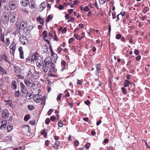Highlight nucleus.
I'll return each mask as SVG.
<instances>
[{"label":"nucleus","instance_id":"nucleus-1","mask_svg":"<svg viewBox=\"0 0 150 150\" xmlns=\"http://www.w3.org/2000/svg\"><path fill=\"white\" fill-rule=\"evenodd\" d=\"M54 65L53 62L51 61L50 59L49 60H48L47 58H46L42 66L43 71L45 73L47 72L50 67Z\"/></svg>","mask_w":150,"mask_h":150},{"label":"nucleus","instance_id":"nucleus-2","mask_svg":"<svg viewBox=\"0 0 150 150\" xmlns=\"http://www.w3.org/2000/svg\"><path fill=\"white\" fill-rule=\"evenodd\" d=\"M10 22L12 23L15 22L16 18V11L11 12L8 15Z\"/></svg>","mask_w":150,"mask_h":150},{"label":"nucleus","instance_id":"nucleus-3","mask_svg":"<svg viewBox=\"0 0 150 150\" xmlns=\"http://www.w3.org/2000/svg\"><path fill=\"white\" fill-rule=\"evenodd\" d=\"M9 16H8V13L7 12H4L1 15V20L4 24L7 23L9 20Z\"/></svg>","mask_w":150,"mask_h":150},{"label":"nucleus","instance_id":"nucleus-4","mask_svg":"<svg viewBox=\"0 0 150 150\" xmlns=\"http://www.w3.org/2000/svg\"><path fill=\"white\" fill-rule=\"evenodd\" d=\"M20 42L23 45H27L28 43V41L27 38L23 35H21L19 38Z\"/></svg>","mask_w":150,"mask_h":150},{"label":"nucleus","instance_id":"nucleus-5","mask_svg":"<svg viewBox=\"0 0 150 150\" xmlns=\"http://www.w3.org/2000/svg\"><path fill=\"white\" fill-rule=\"evenodd\" d=\"M32 82L33 80L31 78L28 79V78H26L24 80V83L28 88H31Z\"/></svg>","mask_w":150,"mask_h":150},{"label":"nucleus","instance_id":"nucleus-6","mask_svg":"<svg viewBox=\"0 0 150 150\" xmlns=\"http://www.w3.org/2000/svg\"><path fill=\"white\" fill-rule=\"evenodd\" d=\"M33 100L37 103H40L42 100V96L40 94H35L33 98Z\"/></svg>","mask_w":150,"mask_h":150},{"label":"nucleus","instance_id":"nucleus-7","mask_svg":"<svg viewBox=\"0 0 150 150\" xmlns=\"http://www.w3.org/2000/svg\"><path fill=\"white\" fill-rule=\"evenodd\" d=\"M8 5L9 7L11 10H14L16 8V6L15 2L13 0H10L8 2Z\"/></svg>","mask_w":150,"mask_h":150},{"label":"nucleus","instance_id":"nucleus-8","mask_svg":"<svg viewBox=\"0 0 150 150\" xmlns=\"http://www.w3.org/2000/svg\"><path fill=\"white\" fill-rule=\"evenodd\" d=\"M35 60L37 66L39 67H41L43 63V58L41 57H38Z\"/></svg>","mask_w":150,"mask_h":150},{"label":"nucleus","instance_id":"nucleus-9","mask_svg":"<svg viewBox=\"0 0 150 150\" xmlns=\"http://www.w3.org/2000/svg\"><path fill=\"white\" fill-rule=\"evenodd\" d=\"M2 117L4 118H7L8 117L9 112L8 110L6 109L3 110V112L1 113Z\"/></svg>","mask_w":150,"mask_h":150},{"label":"nucleus","instance_id":"nucleus-10","mask_svg":"<svg viewBox=\"0 0 150 150\" xmlns=\"http://www.w3.org/2000/svg\"><path fill=\"white\" fill-rule=\"evenodd\" d=\"M20 86L21 89V91L22 93H26L28 92L27 89L24 84L22 82L20 83Z\"/></svg>","mask_w":150,"mask_h":150},{"label":"nucleus","instance_id":"nucleus-11","mask_svg":"<svg viewBox=\"0 0 150 150\" xmlns=\"http://www.w3.org/2000/svg\"><path fill=\"white\" fill-rule=\"evenodd\" d=\"M18 51L20 53V56L21 59H23L24 58L23 51V49L22 47H20L18 48Z\"/></svg>","mask_w":150,"mask_h":150},{"label":"nucleus","instance_id":"nucleus-12","mask_svg":"<svg viewBox=\"0 0 150 150\" xmlns=\"http://www.w3.org/2000/svg\"><path fill=\"white\" fill-rule=\"evenodd\" d=\"M21 69L17 66H15L14 67V71L16 74H19L21 72Z\"/></svg>","mask_w":150,"mask_h":150},{"label":"nucleus","instance_id":"nucleus-13","mask_svg":"<svg viewBox=\"0 0 150 150\" xmlns=\"http://www.w3.org/2000/svg\"><path fill=\"white\" fill-rule=\"evenodd\" d=\"M1 125L0 129H4L5 128L6 126L7 121L5 120H3L2 121H1Z\"/></svg>","mask_w":150,"mask_h":150},{"label":"nucleus","instance_id":"nucleus-14","mask_svg":"<svg viewBox=\"0 0 150 150\" xmlns=\"http://www.w3.org/2000/svg\"><path fill=\"white\" fill-rule=\"evenodd\" d=\"M29 3V0H21V4L23 6H26Z\"/></svg>","mask_w":150,"mask_h":150},{"label":"nucleus","instance_id":"nucleus-15","mask_svg":"<svg viewBox=\"0 0 150 150\" xmlns=\"http://www.w3.org/2000/svg\"><path fill=\"white\" fill-rule=\"evenodd\" d=\"M11 88L13 90H16L17 88V82L14 80L12 81L11 84Z\"/></svg>","mask_w":150,"mask_h":150},{"label":"nucleus","instance_id":"nucleus-16","mask_svg":"<svg viewBox=\"0 0 150 150\" xmlns=\"http://www.w3.org/2000/svg\"><path fill=\"white\" fill-rule=\"evenodd\" d=\"M20 25L21 26V28L22 29H24L27 25L26 21H22L20 24Z\"/></svg>","mask_w":150,"mask_h":150},{"label":"nucleus","instance_id":"nucleus-17","mask_svg":"<svg viewBox=\"0 0 150 150\" xmlns=\"http://www.w3.org/2000/svg\"><path fill=\"white\" fill-rule=\"evenodd\" d=\"M33 28V26H26V27L24 29V31H25V32H30Z\"/></svg>","mask_w":150,"mask_h":150},{"label":"nucleus","instance_id":"nucleus-18","mask_svg":"<svg viewBox=\"0 0 150 150\" xmlns=\"http://www.w3.org/2000/svg\"><path fill=\"white\" fill-rule=\"evenodd\" d=\"M16 44L15 43V42H12L11 44L9 47V48L11 50L13 51L14 52L15 51V50H16Z\"/></svg>","mask_w":150,"mask_h":150},{"label":"nucleus","instance_id":"nucleus-19","mask_svg":"<svg viewBox=\"0 0 150 150\" xmlns=\"http://www.w3.org/2000/svg\"><path fill=\"white\" fill-rule=\"evenodd\" d=\"M46 7L45 2H44L42 3L39 6L40 9V11H42Z\"/></svg>","mask_w":150,"mask_h":150},{"label":"nucleus","instance_id":"nucleus-20","mask_svg":"<svg viewBox=\"0 0 150 150\" xmlns=\"http://www.w3.org/2000/svg\"><path fill=\"white\" fill-rule=\"evenodd\" d=\"M60 145V143L59 141L56 142L54 144L53 148L55 149H57Z\"/></svg>","mask_w":150,"mask_h":150},{"label":"nucleus","instance_id":"nucleus-21","mask_svg":"<svg viewBox=\"0 0 150 150\" xmlns=\"http://www.w3.org/2000/svg\"><path fill=\"white\" fill-rule=\"evenodd\" d=\"M51 39V38L49 37V36L44 37V39L45 41H46L47 43L49 45L50 43V40Z\"/></svg>","mask_w":150,"mask_h":150},{"label":"nucleus","instance_id":"nucleus-22","mask_svg":"<svg viewBox=\"0 0 150 150\" xmlns=\"http://www.w3.org/2000/svg\"><path fill=\"white\" fill-rule=\"evenodd\" d=\"M7 129L8 132H10L13 129V126L11 124L9 123L8 124V125L7 127Z\"/></svg>","mask_w":150,"mask_h":150},{"label":"nucleus","instance_id":"nucleus-23","mask_svg":"<svg viewBox=\"0 0 150 150\" xmlns=\"http://www.w3.org/2000/svg\"><path fill=\"white\" fill-rule=\"evenodd\" d=\"M149 7L148 6H146L143 8L142 12L144 14H146L149 11Z\"/></svg>","mask_w":150,"mask_h":150},{"label":"nucleus","instance_id":"nucleus-24","mask_svg":"<svg viewBox=\"0 0 150 150\" xmlns=\"http://www.w3.org/2000/svg\"><path fill=\"white\" fill-rule=\"evenodd\" d=\"M29 6L31 8H33L35 7V2L33 1H32L30 3L29 2Z\"/></svg>","mask_w":150,"mask_h":150},{"label":"nucleus","instance_id":"nucleus-25","mask_svg":"<svg viewBox=\"0 0 150 150\" xmlns=\"http://www.w3.org/2000/svg\"><path fill=\"white\" fill-rule=\"evenodd\" d=\"M0 73H2V75H4V74L7 75L8 74L7 72L5 70V69L4 68L2 67L1 69V70H0Z\"/></svg>","mask_w":150,"mask_h":150},{"label":"nucleus","instance_id":"nucleus-26","mask_svg":"<svg viewBox=\"0 0 150 150\" xmlns=\"http://www.w3.org/2000/svg\"><path fill=\"white\" fill-rule=\"evenodd\" d=\"M53 65L51 66L50 70L49 71V72L51 73H56V71L55 70V68L53 67Z\"/></svg>","mask_w":150,"mask_h":150},{"label":"nucleus","instance_id":"nucleus-27","mask_svg":"<svg viewBox=\"0 0 150 150\" xmlns=\"http://www.w3.org/2000/svg\"><path fill=\"white\" fill-rule=\"evenodd\" d=\"M38 84L39 83L37 81H35L33 82V81L31 85V87H36L38 85Z\"/></svg>","mask_w":150,"mask_h":150},{"label":"nucleus","instance_id":"nucleus-28","mask_svg":"<svg viewBox=\"0 0 150 150\" xmlns=\"http://www.w3.org/2000/svg\"><path fill=\"white\" fill-rule=\"evenodd\" d=\"M38 57H40L39 55L37 52H35L33 55V58H34V59L36 60V59H37Z\"/></svg>","mask_w":150,"mask_h":150},{"label":"nucleus","instance_id":"nucleus-29","mask_svg":"<svg viewBox=\"0 0 150 150\" xmlns=\"http://www.w3.org/2000/svg\"><path fill=\"white\" fill-rule=\"evenodd\" d=\"M38 19V21L39 22L40 24L43 25L44 23V20L42 18L40 17H39Z\"/></svg>","mask_w":150,"mask_h":150},{"label":"nucleus","instance_id":"nucleus-30","mask_svg":"<svg viewBox=\"0 0 150 150\" xmlns=\"http://www.w3.org/2000/svg\"><path fill=\"white\" fill-rule=\"evenodd\" d=\"M31 77L32 79H33L34 80H35V79H37L38 78V76H37L36 74L33 73L32 74H31Z\"/></svg>","mask_w":150,"mask_h":150},{"label":"nucleus","instance_id":"nucleus-31","mask_svg":"<svg viewBox=\"0 0 150 150\" xmlns=\"http://www.w3.org/2000/svg\"><path fill=\"white\" fill-rule=\"evenodd\" d=\"M129 84V81L127 80H126L125 81V82L124 83V86L126 87L128 86Z\"/></svg>","mask_w":150,"mask_h":150},{"label":"nucleus","instance_id":"nucleus-32","mask_svg":"<svg viewBox=\"0 0 150 150\" xmlns=\"http://www.w3.org/2000/svg\"><path fill=\"white\" fill-rule=\"evenodd\" d=\"M25 94H26V98H28L29 99H30L32 98V97L31 96H32L31 93L27 92V93H26Z\"/></svg>","mask_w":150,"mask_h":150},{"label":"nucleus","instance_id":"nucleus-33","mask_svg":"<svg viewBox=\"0 0 150 150\" xmlns=\"http://www.w3.org/2000/svg\"><path fill=\"white\" fill-rule=\"evenodd\" d=\"M12 136L11 135H9L8 136H7L5 138V140L7 141H11L12 140Z\"/></svg>","mask_w":150,"mask_h":150},{"label":"nucleus","instance_id":"nucleus-34","mask_svg":"<svg viewBox=\"0 0 150 150\" xmlns=\"http://www.w3.org/2000/svg\"><path fill=\"white\" fill-rule=\"evenodd\" d=\"M30 117L29 115H25L24 117V120L25 121H27L30 118Z\"/></svg>","mask_w":150,"mask_h":150},{"label":"nucleus","instance_id":"nucleus-35","mask_svg":"<svg viewBox=\"0 0 150 150\" xmlns=\"http://www.w3.org/2000/svg\"><path fill=\"white\" fill-rule=\"evenodd\" d=\"M40 134L42 135H44L45 137H46L47 135V133L45 134V129H43L42 130Z\"/></svg>","mask_w":150,"mask_h":150},{"label":"nucleus","instance_id":"nucleus-36","mask_svg":"<svg viewBox=\"0 0 150 150\" xmlns=\"http://www.w3.org/2000/svg\"><path fill=\"white\" fill-rule=\"evenodd\" d=\"M4 101L6 103H7L10 106H11L12 104L11 100H5Z\"/></svg>","mask_w":150,"mask_h":150},{"label":"nucleus","instance_id":"nucleus-37","mask_svg":"<svg viewBox=\"0 0 150 150\" xmlns=\"http://www.w3.org/2000/svg\"><path fill=\"white\" fill-rule=\"evenodd\" d=\"M74 36L76 39L78 40H81L82 38V37L81 38H80V36L77 34H74Z\"/></svg>","mask_w":150,"mask_h":150},{"label":"nucleus","instance_id":"nucleus-38","mask_svg":"<svg viewBox=\"0 0 150 150\" xmlns=\"http://www.w3.org/2000/svg\"><path fill=\"white\" fill-rule=\"evenodd\" d=\"M28 109L30 110H32L34 108V106L32 105H28Z\"/></svg>","mask_w":150,"mask_h":150},{"label":"nucleus","instance_id":"nucleus-39","mask_svg":"<svg viewBox=\"0 0 150 150\" xmlns=\"http://www.w3.org/2000/svg\"><path fill=\"white\" fill-rule=\"evenodd\" d=\"M100 64H97L96 65V68L97 69L96 70H97L98 71H100V70L101 69L100 68Z\"/></svg>","mask_w":150,"mask_h":150},{"label":"nucleus","instance_id":"nucleus-40","mask_svg":"<svg viewBox=\"0 0 150 150\" xmlns=\"http://www.w3.org/2000/svg\"><path fill=\"white\" fill-rule=\"evenodd\" d=\"M16 28L17 30L18 29L20 30V28H21V26L19 24V23L17 22H16Z\"/></svg>","mask_w":150,"mask_h":150},{"label":"nucleus","instance_id":"nucleus-41","mask_svg":"<svg viewBox=\"0 0 150 150\" xmlns=\"http://www.w3.org/2000/svg\"><path fill=\"white\" fill-rule=\"evenodd\" d=\"M66 64V62L64 60H62L61 62V64L62 65V67L63 68L62 69V71L63 70V68L65 67V65Z\"/></svg>","mask_w":150,"mask_h":150},{"label":"nucleus","instance_id":"nucleus-42","mask_svg":"<svg viewBox=\"0 0 150 150\" xmlns=\"http://www.w3.org/2000/svg\"><path fill=\"white\" fill-rule=\"evenodd\" d=\"M31 74H32L31 72L30 71H29L27 74V78H28V79L31 78Z\"/></svg>","mask_w":150,"mask_h":150},{"label":"nucleus","instance_id":"nucleus-43","mask_svg":"<svg viewBox=\"0 0 150 150\" xmlns=\"http://www.w3.org/2000/svg\"><path fill=\"white\" fill-rule=\"evenodd\" d=\"M75 40V38H70L69 40V44L72 43Z\"/></svg>","mask_w":150,"mask_h":150},{"label":"nucleus","instance_id":"nucleus-44","mask_svg":"<svg viewBox=\"0 0 150 150\" xmlns=\"http://www.w3.org/2000/svg\"><path fill=\"white\" fill-rule=\"evenodd\" d=\"M52 18V17L50 15H49L48 16L46 19V22H48Z\"/></svg>","mask_w":150,"mask_h":150},{"label":"nucleus","instance_id":"nucleus-45","mask_svg":"<svg viewBox=\"0 0 150 150\" xmlns=\"http://www.w3.org/2000/svg\"><path fill=\"white\" fill-rule=\"evenodd\" d=\"M42 35L44 38V37L47 36V32L46 30H44L42 33Z\"/></svg>","mask_w":150,"mask_h":150},{"label":"nucleus","instance_id":"nucleus-46","mask_svg":"<svg viewBox=\"0 0 150 150\" xmlns=\"http://www.w3.org/2000/svg\"><path fill=\"white\" fill-rule=\"evenodd\" d=\"M17 77H18L19 79H24V77L23 76L21 75V74H18L16 75Z\"/></svg>","mask_w":150,"mask_h":150},{"label":"nucleus","instance_id":"nucleus-47","mask_svg":"<svg viewBox=\"0 0 150 150\" xmlns=\"http://www.w3.org/2000/svg\"><path fill=\"white\" fill-rule=\"evenodd\" d=\"M122 91L123 93L125 94H127V90L124 87H122Z\"/></svg>","mask_w":150,"mask_h":150},{"label":"nucleus","instance_id":"nucleus-48","mask_svg":"<svg viewBox=\"0 0 150 150\" xmlns=\"http://www.w3.org/2000/svg\"><path fill=\"white\" fill-rule=\"evenodd\" d=\"M6 45H8L10 43V40L8 38H6Z\"/></svg>","mask_w":150,"mask_h":150},{"label":"nucleus","instance_id":"nucleus-49","mask_svg":"<svg viewBox=\"0 0 150 150\" xmlns=\"http://www.w3.org/2000/svg\"><path fill=\"white\" fill-rule=\"evenodd\" d=\"M48 50V47L47 46H45L44 47L43 52L44 53L46 52Z\"/></svg>","mask_w":150,"mask_h":150},{"label":"nucleus","instance_id":"nucleus-50","mask_svg":"<svg viewBox=\"0 0 150 150\" xmlns=\"http://www.w3.org/2000/svg\"><path fill=\"white\" fill-rule=\"evenodd\" d=\"M6 1V0H0V8L1 7L2 3H5Z\"/></svg>","mask_w":150,"mask_h":150},{"label":"nucleus","instance_id":"nucleus-51","mask_svg":"<svg viewBox=\"0 0 150 150\" xmlns=\"http://www.w3.org/2000/svg\"><path fill=\"white\" fill-rule=\"evenodd\" d=\"M63 124L61 123V120H59L58 122V126L59 127H62L63 126Z\"/></svg>","mask_w":150,"mask_h":150},{"label":"nucleus","instance_id":"nucleus-52","mask_svg":"<svg viewBox=\"0 0 150 150\" xmlns=\"http://www.w3.org/2000/svg\"><path fill=\"white\" fill-rule=\"evenodd\" d=\"M62 94L61 93H59L57 96V99L58 100H60L61 99Z\"/></svg>","mask_w":150,"mask_h":150},{"label":"nucleus","instance_id":"nucleus-53","mask_svg":"<svg viewBox=\"0 0 150 150\" xmlns=\"http://www.w3.org/2000/svg\"><path fill=\"white\" fill-rule=\"evenodd\" d=\"M90 145V144L89 143H87L85 145V147L87 149H88Z\"/></svg>","mask_w":150,"mask_h":150},{"label":"nucleus","instance_id":"nucleus-54","mask_svg":"<svg viewBox=\"0 0 150 150\" xmlns=\"http://www.w3.org/2000/svg\"><path fill=\"white\" fill-rule=\"evenodd\" d=\"M22 11L24 13H27V14H28L29 13V11L25 8L22 9Z\"/></svg>","mask_w":150,"mask_h":150},{"label":"nucleus","instance_id":"nucleus-55","mask_svg":"<svg viewBox=\"0 0 150 150\" xmlns=\"http://www.w3.org/2000/svg\"><path fill=\"white\" fill-rule=\"evenodd\" d=\"M50 120L49 118H47L45 121V123L46 125H48L50 122Z\"/></svg>","mask_w":150,"mask_h":150},{"label":"nucleus","instance_id":"nucleus-56","mask_svg":"<svg viewBox=\"0 0 150 150\" xmlns=\"http://www.w3.org/2000/svg\"><path fill=\"white\" fill-rule=\"evenodd\" d=\"M121 35L120 34H117L116 35V38L117 39H119L121 38Z\"/></svg>","mask_w":150,"mask_h":150},{"label":"nucleus","instance_id":"nucleus-57","mask_svg":"<svg viewBox=\"0 0 150 150\" xmlns=\"http://www.w3.org/2000/svg\"><path fill=\"white\" fill-rule=\"evenodd\" d=\"M84 11L87 12L89 10L88 7L87 6H86L84 7Z\"/></svg>","mask_w":150,"mask_h":150},{"label":"nucleus","instance_id":"nucleus-58","mask_svg":"<svg viewBox=\"0 0 150 150\" xmlns=\"http://www.w3.org/2000/svg\"><path fill=\"white\" fill-rule=\"evenodd\" d=\"M77 95L80 96H82V95L81 92L79 91H77L76 92Z\"/></svg>","mask_w":150,"mask_h":150},{"label":"nucleus","instance_id":"nucleus-59","mask_svg":"<svg viewBox=\"0 0 150 150\" xmlns=\"http://www.w3.org/2000/svg\"><path fill=\"white\" fill-rule=\"evenodd\" d=\"M4 58L6 61H8V57H7V56L5 54H4Z\"/></svg>","mask_w":150,"mask_h":150},{"label":"nucleus","instance_id":"nucleus-60","mask_svg":"<svg viewBox=\"0 0 150 150\" xmlns=\"http://www.w3.org/2000/svg\"><path fill=\"white\" fill-rule=\"evenodd\" d=\"M67 31V28L66 27H65L62 30V33L64 34Z\"/></svg>","mask_w":150,"mask_h":150},{"label":"nucleus","instance_id":"nucleus-61","mask_svg":"<svg viewBox=\"0 0 150 150\" xmlns=\"http://www.w3.org/2000/svg\"><path fill=\"white\" fill-rule=\"evenodd\" d=\"M112 18L113 19H114L116 18L115 16V12L114 11V12H112Z\"/></svg>","mask_w":150,"mask_h":150},{"label":"nucleus","instance_id":"nucleus-62","mask_svg":"<svg viewBox=\"0 0 150 150\" xmlns=\"http://www.w3.org/2000/svg\"><path fill=\"white\" fill-rule=\"evenodd\" d=\"M53 111L52 109H50L49 110L48 112V114H47L48 115H50L51 114V113L53 112Z\"/></svg>","mask_w":150,"mask_h":150},{"label":"nucleus","instance_id":"nucleus-63","mask_svg":"<svg viewBox=\"0 0 150 150\" xmlns=\"http://www.w3.org/2000/svg\"><path fill=\"white\" fill-rule=\"evenodd\" d=\"M35 120H33L32 121H30V124L32 125H33L35 123Z\"/></svg>","mask_w":150,"mask_h":150},{"label":"nucleus","instance_id":"nucleus-64","mask_svg":"<svg viewBox=\"0 0 150 150\" xmlns=\"http://www.w3.org/2000/svg\"><path fill=\"white\" fill-rule=\"evenodd\" d=\"M74 144L76 146H78L79 144V142L78 141H75L74 142Z\"/></svg>","mask_w":150,"mask_h":150}]
</instances>
